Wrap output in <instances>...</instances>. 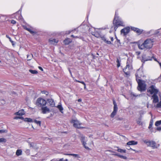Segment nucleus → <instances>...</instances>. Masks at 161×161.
<instances>
[{
	"mask_svg": "<svg viewBox=\"0 0 161 161\" xmlns=\"http://www.w3.org/2000/svg\"><path fill=\"white\" fill-rule=\"evenodd\" d=\"M69 72L71 76H72V73H71L70 70V69H69Z\"/></svg>",
	"mask_w": 161,
	"mask_h": 161,
	"instance_id": "60",
	"label": "nucleus"
},
{
	"mask_svg": "<svg viewBox=\"0 0 161 161\" xmlns=\"http://www.w3.org/2000/svg\"><path fill=\"white\" fill-rule=\"evenodd\" d=\"M111 40L112 41H113L114 40V38L113 37H111Z\"/></svg>",
	"mask_w": 161,
	"mask_h": 161,
	"instance_id": "63",
	"label": "nucleus"
},
{
	"mask_svg": "<svg viewBox=\"0 0 161 161\" xmlns=\"http://www.w3.org/2000/svg\"><path fill=\"white\" fill-rule=\"evenodd\" d=\"M16 23V22L15 20H12L11 21V23L13 24H15Z\"/></svg>",
	"mask_w": 161,
	"mask_h": 161,
	"instance_id": "49",
	"label": "nucleus"
},
{
	"mask_svg": "<svg viewBox=\"0 0 161 161\" xmlns=\"http://www.w3.org/2000/svg\"><path fill=\"white\" fill-rule=\"evenodd\" d=\"M113 103L114 105V110L110 115L111 117L113 118L116 115L118 111V108L117 104L114 100H113Z\"/></svg>",
	"mask_w": 161,
	"mask_h": 161,
	"instance_id": "6",
	"label": "nucleus"
},
{
	"mask_svg": "<svg viewBox=\"0 0 161 161\" xmlns=\"http://www.w3.org/2000/svg\"><path fill=\"white\" fill-rule=\"evenodd\" d=\"M123 71L125 75H129L130 73L129 71H127L126 69H123Z\"/></svg>",
	"mask_w": 161,
	"mask_h": 161,
	"instance_id": "36",
	"label": "nucleus"
},
{
	"mask_svg": "<svg viewBox=\"0 0 161 161\" xmlns=\"http://www.w3.org/2000/svg\"><path fill=\"white\" fill-rule=\"evenodd\" d=\"M23 27L24 29L29 31L31 34H34L35 33L33 31L34 28L32 27H27L26 26H24Z\"/></svg>",
	"mask_w": 161,
	"mask_h": 161,
	"instance_id": "13",
	"label": "nucleus"
},
{
	"mask_svg": "<svg viewBox=\"0 0 161 161\" xmlns=\"http://www.w3.org/2000/svg\"><path fill=\"white\" fill-rule=\"evenodd\" d=\"M108 151H109L110 152H111V153H114V154L116 153L115 152L113 151L112 150H108Z\"/></svg>",
	"mask_w": 161,
	"mask_h": 161,
	"instance_id": "54",
	"label": "nucleus"
},
{
	"mask_svg": "<svg viewBox=\"0 0 161 161\" xmlns=\"http://www.w3.org/2000/svg\"><path fill=\"white\" fill-rule=\"evenodd\" d=\"M69 155H71V156H73L75 158H77L79 156L77 154H69Z\"/></svg>",
	"mask_w": 161,
	"mask_h": 161,
	"instance_id": "44",
	"label": "nucleus"
},
{
	"mask_svg": "<svg viewBox=\"0 0 161 161\" xmlns=\"http://www.w3.org/2000/svg\"><path fill=\"white\" fill-rule=\"evenodd\" d=\"M46 101L41 98H38L36 101V104L39 107H42L45 106L46 104Z\"/></svg>",
	"mask_w": 161,
	"mask_h": 161,
	"instance_id": "5",
	"label": "nucleus"
},
{
	"mask_svg": "<svg viewBox=\"0 0 161 161\" xmlns=\"http://www.w3.org/2000/svg\"><path fill=\"white\" fill-rule=\"evenodd\" d=\"M3 132H4V131L3 130H0V133Z\"/></svg>",
	"mask_w": 161,
	"mask_h": 161,
	"instance_id": "64",
	"label": "nucleus"
},
{
	"mask_svg": "<svg viewBox=\"0 0 161 161\" xmlns=\"http://www.w3.org/2000/svg\"><path fill=\"white\" fill-rule=\"evenodd\" d=\"M161 124V120L159 121H157L155 123V125L156 126H158Z\"/></svg>",
	"mask_w": 161,
	"mask_h": 161,
	"instance_id": "33",
	"label": "nucleus"
},
{
	"mask_svg": "<svg viewBox=\"0 0 161 161\" xmlns=\"http://www.w3.org/2000/svg\"><path fill=\"white\" fill-rule=\"evenodd\" d=\"M132 95H133V96L134 97H137L138 96L137 95H136V94L133 93L132 94Z\"/></svg>",
	"mask_w": 161,
	"mask_h": 161,
	"instance_id": "59",
	"label": "nucleus"
},
{
	"mask_svg": "<svg viewBox=\"0 0 161 161\" xmlns=\"http://www.w3.org/2000/svg\"><path fill=\"white\" fill-rule=\"evenodd\" d=\"M132 66L130 65L127 62L126 63V66L124 69H128V70H129L132 69Z\"/></svg>",
	"mask_w": 161,
	"mask_h": 161,
	"instance_id": "26",
	"label": "nucleus"
},
{
	"mask_svg": "<svg viewBox=\"0 0 161 161\" xmlns=\"http://www.w3.org/2000/svg\"><path fill=\"white\" fill-rule=\"evenodd\" d=\"M6 140L3 138H0V143L1 142H6Z\"/></svg>",
	"mask_w": 161,
	"mask_h": 161,
	"instance_id": "37",
	"label": "nucleus"
},
{
	"mask_svg": "<svg viewBox=\"0 0 161 161\" xmlns=\"http://www.w3.org/2000/svg\"><path fill=\"white\" fill-rule=\"evenodd\" d=\"M42 92L43 94H46V95L47 96L48 95V94H49L48 92L47 91H42Z\"/></svg>",
	"mask_w": 161,
	"mask_h": 161,
	"instance_id": "42",
	"label": "nucleus"
},
{
	"mask_svg": "<svg viewBox=\"0 0 161 161\" xmlns=\"http://www.w3.org/2000/svg\"><path fill=\"white\" fill-rule=\"evenodd\" d=\"M71 123L73 124V125L75 128H82L83 127L81 126V123H80L77 120L73 119L71 121Z\"/></svg>",
	"mask_w": 161,
	"mask_h": 161,
	"instance_id": "7",
	"label": "nucleus"
},
{
	"mask_svg": "<svg viewBox=\"0 0 161 161\" xmlns=\"http://www.w3.org/2000/svg\"><path fill=\"white\" fill-rule=\"evenodd\" d=\"M154 32V30H152L149 31H143V33L146 36H150L153 35Z\"/></svg>",
	"mask_w": 161,
	"mask_h": 161,
	"instance_id": "15",
	"label": "nucleus"
},
{
	"mask_svg": "<svg viewBox=\"0 0 161 161\" xmlns=\"http://www.w3.org/2000/svg\"><path fill=\"white\" fill-rule=\"evenodd\" d=\"M113 155L115 156H117L118 157H119V158H123L124 159H127V158L125 156H124L123 155H121L118 153H115L113 154Z\"/></svg>",
	"mask_w": 161,
	"mask_h": 161,
	"instance_id": "22",
	"label": "nucleus"
},
{
	"mask_svg": "<svg viewBox=\"0 0 161 161\" xmlns=\"http://www.w3.org/2000/svg\"><path fill=\"white\" fill-rule=\"evenodd\" d=\"M140 53L141 52L140 51H136V54L137 56L139 55L140 54Z\"/></svg>",
	"mask_w": 161,
	"mask_h": 161,
	"instance_id": "48",
	"label": "nucleus"
},
{
	"mask_svg": "<svg viewBox=\"0 0 161 161\" xmlns=\"http://www.w3.org/2000/svg\"><path fill=\"white\" fill-rule=\"evenodd\" d=\"M92 34L97 37H99L100 36V33L96 30L95 32H92Z\"/></svg>",
	"mask_w": 161,
	"mask_h": 161,
	"instance_id": "23",
	"label": "nucleus"
},
{
	"mask_svg": "<svg viewBox=\"0 0 161 161\" xmlns=\"http://www.w3.org/2000/svg\"><path fill=\"white\" fill-rule=\"evenodd\" d=\"M102 39L105 42L108 44H111L112 43L111 42L108 41V40H107L105 37L104 36H103L101 37Z\"/></svg>",
	"mask_w": 161,
	"mask_h": 161,
	"instance_id": "25",
	"label": "nucleus"
},
{
	"mask_svg": "<svg viewBox=\"0 0 161 161\" xmlns=\"http://www.w3.org/2000/svg\"><path fill=\"white\" fill-rule=\"evenodd\" d=\"M119 26H117V25H115V26L114 27V29L115 31H116L117 28L119 27Z\"/></svg>",
	"mask_w": 161,
	"mask_h": 161,
	"instance_id": "50",
	"label": "nucleus"
},
{
	"mask_svg": "<svg viewBox=\"0 0 161 161\" xmlns=\"http://www.w3.org/2000/svg\"><path fill=\"white\" fill-rule=\"evenodd\" d=\"M151 99H153V103H156L159 101V98L157 94H154V95H152Z\"/></svg>",
	"mask_w": 161,
	"mask_h": 161,
	"instance_id": "12",
	"label": "nucleus"
},
{
	"mask_svg": "<svg viewBox=\"0 0 161 161\" xmlns=\"http://www.w3.org/2000/svg\"><path fill=\"white\" fill-rule=\"evenodd\" d=\"M57 107L58 108V109L62 113H63V110H64V108L62 107V105L61 104L58 105Z\"/></svg>",
	"mask_w": 161,
	"mask_h": 161,
	"instance_id": "27",
	"label": "nucleus"
},
{
	"mask_svg": "<svg viewBox=\"0 0 161 161\" xmlns=\"http://www.w3.org/2000/svg\"><path fill=\"white\" fill-rule=\"evenodd\" d=\"M81 99H79L78 100V102H81Z\"/></svg>",
	"mask_w": 161,
	"mask_h": 161,
	"instance_id": "61",
	"label": "nucleus"
},
{
	"mask_svg": "<svg viewBox=\"0 0 161 161\" xmlns=\"http://www.w3.org/2000/svg\"><path fill=\"white\" fill-rule=\"evenodd\" d=\"M152 125H153V123L150 122L149 125V127H148V128L149 129H150L151 127H152Z\"/></svg>",
	"mask_w": 161,
	"mask_h": 161,
	"instance_id": "47",
	"label": "nucleus"
},
{
	"mask_svg": "<svg viewBox=\"0 0 161 161\" xmlns=\"http://www.w3.org/2000/svg\"><path fill=\"white\" fill-rule=\"evenodd\" d=\"M49 41L51 44L55 45L57 44L58 41L57 39L51 38L49 39Z\"/></svg>",
	"mask_w": 161,
	"mask_h": 161,
	"instance_id": "17",
	"label": "nucleus"
},
{
	"mask_svg": "<svg viewBox=\"0 0 161 161\" xmlns=\"http://www.w3.org/2000/svg\"><path fill=\"white\" fill-rule=\"evenodd\" d=\"M136 80L138 84V90L141 92L145 91L146 89V84L145 81L137 78H136Z\"/></svg>",
	"mask_w": 161,
	"mask_h": 161,
	"instance_id": "2",
	"label": "nucleus"
},
{
	"mask_svg": "<svg viewBox=\"0 0 161 161\" xmlns=\"http://www.w3.org/2000/svg\"><path fill=\"white\" fill-rule=\"evenodd\" d=\"M25 114V111L24 109H22L19 110L18 112L15 113L14 114L17 115H22Z\"/></svg>",
	"mask_w": 161,
	"mask_h": 161,
	"instance_id": "19",
	"label": "nucleus"
},
{
	"mask_svg": "<svg viewBox=\"0 0 161 161\" xmlns=\"http://www.w3.org/2000/svg\"><path fill=\"white\" fill-rule=\"evenodd\" d=\"M71 37H74V38H79L81 39H82V40H83V38L82 37V36H75L73 35H71Z\"/></svg>",
	"mask_w": 161,
	"mask_h": 161,
	"instance_id": "32",
	"label": "nucleus"
},
{
	"mask_svg": "<svg viewBox=\"0 0 161 161\" xmlns=\"http://www.w3.org/2000/svg\"><path fill=\"white\" fill-rule=\"evenodd\" d=\"M114 147L117 148V149L116 150L118 152H120L121 153H126V150L125 149L119 148V147L117 146H115Z\"/></svg>",
	"mask_w": 161,
	"mask_h": 161,
	"instance_id": "20",
	"label": "nucleus"
},
{
	"mask_svg": "<svg viewBox=\"0 0 161 161\" xmlns=\"http://www.w3.org/2000/svg\"><path fill=\"white\" fill-rule=\"evenodd\" d=\"M80 139L81 142L82 143V145H83L84 147L86 149H89V148L86 146V142L87 141V139L83 135H80Z\"/></svg>",
	"mask_w": 161,
	"mask_h": 161,
	"instance_id": "8",
	"label": "nucleus"
},
{
	"mask_svg": "<svg viewBox=\"0 0 161 161\" xmlns=\"http://www.w3.org/2000/svg\"><path fill=\"white\" fill-rule=\"evenodd\" d=\"M79 83H82L83 85H85V83H84V81H80V82H79Z\"/></svg>",
	"mask_w": 161,
	"mask_h": 161,
	"instance_id": "58",
	"label": "nucleus"
},
{
	"mask_svg": "<svg viewBox=\"0 0 161 161\" xmlns=\"http://www.w3.org/2000/svg\"><path fill=\"white\" fill-rule=\"evenodd\" d=\"M75 81L76 82H80V81H79V80H75Z\"/></svg>",
	"mask_w": 161,
	"mask_h": 161,
	"instance_id": "62",
	"label": "nucleus"
},
{
	"mask_svg": "<svg viewBox=\"0 0 161 161\" xmlns=\"http://www.w3.org/2000/svg\"><path fill=\"white\" fill-rule=\"evenodd\" d=\"M34 122L36 124H37V125H39V126H40L41 124V121L37 120H35Z\"/></svg>",
	"mask_w": 161,
	"mask_h": 161,
	"instance_id": "38",
	"label": "nucleus"
},
{
	"mask_svg": "<svg viewBox=\"0 0 161 161\" xmlns=\"http://www.w3.org/2000/svg\"><path fill=\"white\" fill-rule=\"evenodd\" d=\"M156 107L157 108H161V101L157 104Z\"/></svg>",
	"mask_w": 161,
	"mask_h": 161,
	"instance_id": "40",
	"label": "nucleus"
},
{
	"mask_svg": "<svg viewBox=\"0 0 161 161\" xmlns=\"http://www.w3.org/2000/svg\"><path fill=\"white\" fill-rule=\"evenodd\" d=\"M137 144V142L135 141H129L128 142H127L126 143V145H127L129 146L136 145Z\"/></svg>",
	"mask_w": 161,
	"mask_h": 161,
	"instance_id": "21",
	"label": "nucleus"
},
{
	"mask_svg": "<svg viewBox=\"0 0 161 161\" xmlns=\"http://www.w3.org/2000/svg\"><path fill=\"white\" fill-rule=\"evenodd\" d=\"M71 42H72V40H71V39L69 38H67L64 41V43L65 45H68Z\"/></svg>",
	"mask_w": 161,
	"mask_h": 161,
	"instance_id": "24",
	"label": "nucleus"
},
{
	"mask_svg": "<svg viewBox=\"0 0 161 161\" xmlns=\"http://www.w3.org/2000/svg\"><path fill=\"white\" fill-rule=\"evenodd\" d=\"M120 61L119 60L118 58H117V60H116V62L117 63V67H119L120 65Z\"/></svg>",
	"mask_w": 161,
	"mask_h": 161,
	"instance_id": "35",
	"label": "nucleus"
},
{
	"mask_svg": "<svg viewBox=\"0 0 161 161\" xmlns=\"http://www.w3.org/2000/svg\"><path fill=\"white\" fill-rule=\"evenodd\" d=\"M140 114L141 116L142 115H143L144 113H145V112L143 111H140Z\"/></svg>",
	"mask_w": 161,
	"mask_h": 161,
	"instance_id": "46",
	"label": "nucleus"
},
{
	"mask_svg": "<svg viewBox=\"0 0 161 161\" xmlns=\"http://www.w3.org/2000/svg\"><path fill=\"white\" fill-rule=\"evenodd\" d=\"M38 68L40 69L41 70V71H43V69H42V67H41L40 66H39L38 67Z\"/></svg>",
	"mask_w": 161,
	"mask_h": 161,
	"instance_id": "55",
	"label": "nucleus"
},
{
	"mask_svg": "<svg viewBox=\"0 0 161 161\" xmlns=\"http://www.w3.org/2000/svg\"><path fill=\"white\" fill-rule=\"evenodd\" d=\"M143 72L141 70H140V69H138L136 73L135 74V75L136 76V78H140L141 77H142L143 75Z\"/></svg>",
	"mask_w": 161,
	"mask_h": 161,
	"instance_id": "14",
	"label": "nucleus"
},
{
	"mask_svg": "<svg viewBox=\"0 0 161 161\" xmlns=\"http://www.w3.org/2000/svg\"><path fill=\"white\" fill-rule=\"evenodd\" d=\"M22 151L21 149H18L16 152V155L17 156H19L22 154Z\"/></svg>",
	"mask_w": 161,
	"mask_h": 161,
	"instance_id": "28",
	"label": "nucleus"
},
{
	"mask_svg": "<svg viewBox=\"0 0 161 161\" xmlns=\"http://www.w3.org/2000/svg\"><path fill=\"white\" fill-rule=\"evenodd\" d=\"M59 161H68L67 159H66L64 160L63 158H61L60 159Z\"/></svg>",
	"mask_w": 161,
	"mask_h": 161,
	"instance_id": "53",
	"label": "nucleus"
},
{
	"mask_svg": "<svg viewBox=\"0 0 161 161\" xmlns=\"http://www.w3.org/2000/svg\"><path fill=\"white\" fill-rule=\"evenodd\" d=\"M131 29L132 30L135 31L139 35L141 34L143 32V30L140 29L139 28H136L135 27H131Z\"/></svg>",
	"mask_w": 161,
	"mask_h": 161,
	"instance_id": "11",
	"label": "nucleus"
},
{
	"mask_svg": "<svg viewBox=\"0 0 161 161\" xmlns=\"http://www.w3.org/2000/svg\"><path fill=\"white\" fill-rule=\"evenodd\" d=\"M130 28L129 27H127L122 29L120 31L121 34L123 36L126 35L130 31Z\"/></svg>",
	"mask_w": 161,
	"mask_h": 161,
	"instance_id": "10",
	"label": "nucleus"
},
{
	"mask_svg": "<svg viewBox=\"0 0 161 161\" xmlns=\"http://www.w3.org/2000/svg\"><path fill=\"white\" fill-rule=\"evenodd\" d=\"M6 36L7 38H8L9 39V41L11 40V39L10 37L8 35H6Z\"/></svg>",
	"mask_w": 161,
	"mask_h": 161,
	"instance_id": "56",
	"label": "nucleus"
},
{
	"mask_svg": "<svg viewBox=\"0 0 161 161\" xmlns=\"http://www.w3.org/2000/svg\"><path fill=\"white\" fill-rule=\"evenodd\" d=\"M157 130H161V127H159L157 128Z\"/></svg>",
	"mask_w": 161,
	"mask_h": 161,
	"instance_id": "57",
	"label": "nucleus"
},
{
	"mask_svg": "<svg viewBox=\"0 0 161 161\" xmlns=\"http://www.w3.org/2000/svg\"><path fill=\"white\" fill-rule=\"evenodd\" d=\"M142 117L141 116L137 120V124L140 125H142V122L141 121Z\"/></svg>",
	"mask_w": 161,
	"mask_h": 161,
	"instance_id": "29",
	"label": "nucleus"
},
{
	"mask_svg": "<svg viewBox=\"0 0 161 161\" xmlns=\"http://www.w3.org/2000/svg\"><path fill=\"white\" fill-rule=\"evenodd\" d=\"M29 71L30 73L32 74H36L38 73L37 71L36 70L30 69Z\"/></svg>",
	"mask_w": 161,
	"mask_h": 161,
	"instance_id": "31",
	"label": "nucleus"
},
{
	"mask_svg": "<svg viewBox=\"0 0 161 161\" xmlns=\"http://www.w3.org/2000/svg\"><path fill=\"white\" fill-rule=\"evenodd\" d=\"M147 92L149 94V95L147 94V95L150 96V95H152L154 94H157L159 92V90L155 86L152 85L148 88Z\"/></svg>",
	"mask_w": 161,
	"mask_h": 161,
	"instance_id": "4",
	"label": "nucleus"
},
{
	"mask_svg": "<svg viewBox=\"0 0 161 161\" xmlns=\"http://www.w3.org/2000/svg\"><path fill=\"white\" fill-rule=\"evenodd\" d=\"M25 121L28 122H31L32 121V120L31 119L27 118L25 119Z\"/></svg>",
	"mask_w": 161,
	"mask_h": 161,
	"instance_id": "39",
	"label": "nucleus"
},
{
	"mask_svg": "<svg viewBox=\"0 0 161 161\" xmlns=\"http://www.w3.org/2000/svg\"><path fill=\"white\" fill-rule=\"evenodd\" d=\"M42 113L43 114H46L47 113H48L50 112L49 109L47 107H42L41 108Z\"/></svg>",
	"mask_w": 161,
	"mask_h": 161,
	"instance_id": "16",
	"label": "nucleus"
},
{
	"mask_svg": "<svg viewBox=\"0 0 161 161\" xmlns=\"http://www.w3.org/2000/svg\"><path fill=\"white\" fill-rule=\"evenodd\" d=\"M47 102L49 103L51 107H54L55 105V103L54 100L52 99H48L47 100Z\"/></svg>",
	"mask_w": 161,
	"mask_h": 161,
	"instance_id": "18",
	"label": "nucleus"
},
{
	"mask_svg": "<svg viewBox=\"0 0 161 161\" xmlns=\"http://www.w3.org/2000/svg\"><path fill=\"white\" fill-rule=\"evenodd\" d=\"M159 33V30H157L156 31H154L153 35H158Z\"/></svg>",
	"mask_w": 161,
	"mask_h": 161,
	"instance_id": "41",
	"label": "nucleus"
},
{
	"mask_svg": "<svg viewBox=\"0 0 161 161\" xmlns=\"http://www.w3.org/2000/svg\"><path fill=\"white\" fill-rule=\"evenodd\" d=\"M114 25L117 26H125L124 22L121 19L119 18L118 16V14L116 12L113 22Z\"/></svg>",
	"mask_w": 161,
	"mask_h": 161,
	"instance_id": "3",
	"label": "nucleus"
},
{
	"mask_svg": "<svg viewBox=\"0 0 161 161\" xmlns=\"http://www.w3.org/2000/svg\"><path fill=\"white\" fill-rule=\"evenodd\" d=\"M130 149H131L132 150L134 151H135L136 153H138V151H137L136 150L133 149L132 148H131L130 147Z\"/></svg>",
	"mask_w": 161,
	"mask_h": 161,
	"instance_id": "52",
	"label": "nucleus"
},
{
	"mask_svg": "<svg viewBox=\"0 0 161 161\" xmlns=\"http://www.w3.org/2000/svg\"><path fill=\"white\" fill-rule=\"evenodd\" d=\"M33 57V55L32 54L27 55V60H30Z\"/></svg>",
	"mask_w": 161,
	"mask_h": 161,
	"instance_id": "30",
	"label": "nucleus"
},
{
	"mask_svg": "<svg viewBox=\"0 0 161 161\" xmlns=\"http://www.w3.org/2000/svg\"><path fill=\"white\" fill-rule=\"evenodd\" d=\"M89 31L90 33L92 34V32H95V31L96 30L94 28H89Z\"/></svg>",
	"mask_w": 161,
	"mask_h": 161,
	"instance_id": "34",
	"label": "nucleus"
},
{
	"mask_svg": "<svg viewBox=\"0 0 161 161\" xmlns=\"http://www.w3.org/2000/svg\"><path fill=\"white\" fill-rule=\"evenodd\" d=\"M23 119V117H17V116H15L14 117V119Z\"/></svg>",
	"mask_w": 161,
	"mask_h": 161,
	"instance_id": "45",
	"label": "nucleus"
},
{
	"mask_svg": "<svg viewBox=\"0 0 161 161\" xmlns=\"http://www.w3.org/2000/svg\"><path fill=\"white\" fill-rule=\"evenodd\" d=\"M147 146L151 147L153 149H155L158 147L159 146V145H157L156 143L154 141H149Z\"/></svg>",
	"mask_w": 161,
	"mask_h": 161,
	"instance_id": "9",
	"label": "nucleus"
},
{
	"mask_svg": "<svg viewBox=\"0 0 161 161\" xmlns=\"http://www.w3.org/2000/svg\"><path fill=\"white\" fill-rule=\"evenodd\" d=\"M149 141H148L147 140H143V142H144L145 143H146L147 145V146H148V143H149Z\"/></svg>",
	"mask_w": 161,
	"mask_h": 161,
	"instance_id": "43",
	"label": "nucleus"
},
{
	"mask_svg": "<svg viewBox=\"0 0 161 161\" xmlns=\"http://www.w3.org/2000/svg\"><path fill=\"white\" fill-rule=\"evenodd\" d=\"M10 42H11L12 43V45H13V46H14V45L15 43H14V42L13 41H12V40H10Z\"/></svg>",
	"mask_w": 161,
	"mask_h": 161,
	"instance_id": "51",
	"label": "nucleus"
},
{
	"mask_svg": "<svg viewBox=\"0 0 161 161\" xmlns=\"http://www.w3.org/2000/svg\"><path fill=\"white\" fill-rule=\"evenodd\" d=\"M153 39H148L144 41L142 44H138V47L140 49H143L145 48L149 49L153 46Z\"/></svg>",
	"mask_w": 161,
	"mask_h": 161,
	"instance_id": "1",
	"label": "nucleus"
}]
</instances>
